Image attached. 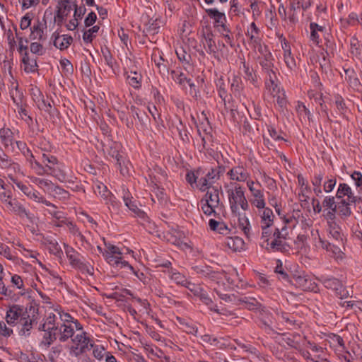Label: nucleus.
I'll use <instances>...</instances> for the list:
<instances>
[{
  "label": "nucleus",
  "mask_w": 362,
  "mask_h": 362,
  "mask_svg": "<svg viewBox=\"0 0 362 362\" xmlns=\"http://www.w3.org/2000/svg\"><path fill=\"white\" fill-rule=\"evenodd\" d=\"M42 163L45 164L48 171L49 170V167L52 168L59 163L55 156L45 153L42 154Z\"/></svg>",
  "instance_id": "obj_37"
},
{
  "label": "nucleus",
  "mask_w": 362,
  "mask_h": 362,
  "mask_svg": "<svg viewBox=\"0 0 362 362\" xmlns=\"http://www.w3.org/2000/svg\"><path fill=\"white\" fill-rule=\"evenodd\" d=\"M283 339L288 346L295 349L300 348L301 344L304 341V339L302 338L299 334H295L293 336H284Z\"/></svg>",
  "instance_id": "obj_31"
},
{
  "label": "nucleus",
  "mask_w": 362,
  "mask_h": 362,
  "mask_svg": "<svg viewBox=\"0 0 362 362\" xmlns=\"http://www.w3.org/2000/svg\"><path fill=\"white\" fill-rule=\"evenodd\" d=\"M0 168L6 169L10 173L20 170V165L13 162L4 152L0 156Z\"/></svg>",
  "instance_id": "obj_22"
},
{
  "label": "nucleus",
  "mask_w": 362,
  "mask_h": 362,
  "mask_svg": "<svg viewBox=\"0 0 362 362\" xmlns=\"http://www.w3.org/2000/svg\"><path fill=\"white\" fill-rule=\"evenodd\" d=\"M4 205L8 211L19 216L21 218H26L31 222L33 221V214L28 212L16 199H12L11 197L4 204Z\"/></svg>",
  "instance_id": "obj_11"
},
{
  "label": "nucleus",
  "mask_w": 362,
  "mask_h": 362,
  "mask_svg": "<svg viewBox=\"0 0 362 362\" xmlns=\"http://www.w3.org/2000/svg\"><path fill=\"white\" fill-rule=\"evenodd\" d=\"M302 1L303 0H291L290 11L292 13L289 16V20L293 23L297 21L296 11L301 8Z\"/></svg>",
  "instance_id": "obj_41"
},
{
  "label": "nucleus",
  "mask_w": 362,
  "mask_h": 362,
  "mask_svg": "<svg viewBox=\"0 0 362 362\" xmlns=\"http://www.w3.org/2000/svg\"><path fill=\"white\" fill-rule=\"evenodd\" d=\"M30 181L40 188L49 192L54 187V184L47 179L40 178L35 176H28Z\"/></svg>",
  "instance_id": "obj_26"
},
{
  "label": "nucleus",
  "mask_w": 362,
  "mask_h": 362,
  "mask_svg": "<svg viewBox=\"0 0 362 362\" xmlns=\"http://www.w3.org/2000/svg\"><path fill=\"white\" fill-rule=\"evenodd\" d=\"M227 175L232 181L236 182H247L250 177V173L242 165H237L227 172Z\"/></svg>",
  "instance_id": "obj_14"
},
{
  "label": "nucleus",
  "mask_w": 362,
  "mask_h": 362,
  "mask_svg": "<svg viewBox=\"0 0 362 362\" xmlns=\"http://www.w3.org/2000/svg\"><path fill=\"white\" fill-rule=\"evenodd\" d=\"M47 22L45 19H37L30 28V39L31 40L45 41L47 39Z\"/></svg>",
  "instance_id": "obj_10"
},
{
  "label": "nucleus",
  "mask_w": 362,
  "mask_h": 362,
  "mask_svg": "<svg viewBox=\"0 0 362 362\" xmlns=\"http://www.w3.org/2000/svg\"><path fill=\"white\" fill-rule=\"evenodd\" d=\"M23 69L27 73H33L37 69L36 59L30 58L26 52L23 57Z\"/></svg>",
  "instance_id": "obj_27"
},
{
  "label": "nucleus",
  "mask_w": 362,
  "mask_h": 362,
  "mask_svg": "<svg viewBox=\"0 0 362 362\" xmlns=\"http://www.w3.org/2000/svg\"><path fill=\"white\" fill-rule=\"evenodd\" d=\"M247 186L252 194V199H250L251 204L257 209H263L265 206L266 203L264 192L260 189V183H255L252 180H248L247 182Z\"/></svg>",
  "instance_id": "obj_7"
},
{
  "label": "nucleus",
  "mask_w": 362,
  "mask_h": 362,
  "mask_svg": "<svg viewBox=\"0 0 362 362\" xmlns=\"http://www.w3.org/2000/svg\"><path fill=\"white\" fill-rule=\"evenodd\" d=\"M345 79L348 81L353 88L358 89L361 85L359 79L353 69H344Z\"/></svg>",
  "instance_id": "obj_29"
},
{
  "label": "nucleus",
  "mask_w": 362,
  "mask_h": 362,
  "mask_svg": "<svg viewBox=\"0 0 362 362\" xmlns=\"http://www.w3.org/2000/svg\"><path fill=\"white\" fill-rule=\"evenodd\" d=\"M261 217V226L264 228H269L274 222V214L272 209L267 207L259 209Z\"/></svg>",
  "instance_id": "obj_24"
},
{
  "label": "nucleus",
  "mask_w": 362,
  "mask_h": 362,
  "mask_svg": "<svg viewBox=\"0 0 362 362\" xmlns=\"http://www.w3.org/2000/svg\"><path fill=\"white\" fill-rule=\"evenodd\" d=\"M32 21V14L26 13L23 17H22L20 23V28L22 30H25L30 26Z\"/></svg>",
  "instance_id": "obj_61"
},
{
  "label": "nucleus",
  "mask_w": 362,
  "mask_h": 362,
  "mask_svg": "<svg viewBox=\"0 0 362 362\" xmlns=\"http://www.w3.org/2000/svg\"><path fill=\"white\" fill-rule=\"evenodd\" d=\"M170 76L175 82L183 87L185 86V82H189V79H188L185 74L179 70H172L170 71Z\"/></svg>",
  "instance_id": "obj_39"
},
{
  "label": "nucleus",
  "mask_w": 362,
  "mask_h": 362,
  "mask_svg": "<svg viewBox=\"0 0 362 362\" xmlns=\"http://www.w3.org/2000/svg\"><path fill=\"white\" fill-rule=\"evenodd\" d=\"M12 197L11 192L4 187V181L0 179V200L4 204Z\"/></svg>",
  "instance_id": "obj_48"
},
{
  "label": "nucleus",
  "mask_w": 362,
  "mask_h": 362,
  "mask_svg": "<svg viewBox=\"0 0 362 362\" xmlns=\"http://www.w3.org/2000/svg\"><path fill=\"white\" fill-rule=\"evenodd\" d=\"M0 255L9 260L15 261L16 259V256L11 253L9 247L1 243H0Z\"/></svg>",
  "instance_id": "obj_52"
},
{
  "label": "nucleus",
  "mask_w": 362,
  "mask_h": 362,
  "mask_svg": "<svg viewBox=\"0 0 362 362\" xmlns=\"http://www.w3.org/2000/svg\"><path fill=\"white\" fill-rule=\"evenodd\" d=\"M99 30V27L98 25H95L88 30L85 31L83 35V39L85 42L90 43L92 42L93 38V34L98 33Z\"/></svg>",
  "instance_id": "obj_54"
},
{
  "label": "nucleus",
  "mask_w": 362,
  "mask_h": 362,
  "mask_svg": "<svg viewBox=\"0 0 362 362\" xmlns=\"http://www.w3.org/2000/svg\"><path fill=\"white\" fill-rule=\"evenodd\" d=\"M54 45L60 50L66 49L73 42V38L69 35H60L57 33H54L52 35Z\"/></svg>",
  "instance_id": "obj_18"
},
{
  "label": "nucleus",
  "mask_w": 362,
  "mask_h": 362,
  "mask_svg": "<svg viewBox=\"0 0 362 362\" xmlns=\"http://www.w3.org/2000/svg\"><path fill=\"white\" fill-rule=\"evenodd\" d=\"M201 202L203 212L206 215H211L220 204L218 189L215 187L208 189Z\"/></svg>",
  "instance_id": "obj_4"
},
{
  "label": "nucleus",
  "mask_w": 362,
  "mask_h": 362,
  "mask_svg": "<svg viewBox=\"0 0 362 362\" xmlns=\"http://www.w3.org/2000/svg\"><path fill=\"white\" fill-rule=\"evenodd\" d=\"M39 318L38 310L33 306L28 308V311L25 312L24 317L20 319L17 329L21 336H28L33 326L37 323Z\"/></svg>",
  "instance_id": "obj_3"
},
{
  "label": "nucleus",
  "mask_w": 362,
  "mask_h": 362,
  "mask_svg": "<svg viewBox=\"0 0 362 362\" xmlns=\"http://www.w3.org/2000/svg\"><path fill=\"white\" fill-rule=\"evenodd\" d=\"M209 226L211 230L218 231L221 234H227L228 228L223 222L217 221L214 219H210Z\"/></svg>",
  "instance_id": "obj_36"
},
{
  "label": "nucleus",
  "mask_w": 362,
  "mask_h": 362,
  "mask_svg": "<svg viewBox=\"0 0 362 362\" xmlns=\"http://www.w3.org/2000/svg\"><path fill=\"white\" fill-rule=\"evenodd\" d=\"M235 215H238L239 227L244 232L246 235H248L250 232V223L245 214H240L238 210V213H234Z\"/></svg>",
  "instance_id": "obj_38"
},
{
  "label": "nucleus",
  "mask_w": 362,
  "mask_h": 362,
  "mask_svg": "<svg viewBox=\"0 0 362 362\" xmlns=\"http://www.w3.org/2000/svg\"><path fill=\"white\" fill-rule=\"evenodd\" d=\"M327 232L329 238H332L337 243H341L343 240V235L339 226L335 221L327 222Z\"/></svg>",
  "instance_id": "obj_21"
},
{
  "label": "nucleus",
  "mask_w": 362,
  "mask_h": 362,
  "mask_svg": "<svg viewBox=\"0 0 362 362\" xmlns=\"http://www.w3.org/2000/svg\"><path fill=\"white\" fill-rule=\"evenodd\" d=\"M125 205L131 210L134 214L138 216L142 217L144 215V211L139 209L134 201H132V198L128 196L124 195L123 197Z\"/></svg>",
  "instance_id": "obj_35"
},
{
  "label": "nucleus",
  "mask_w": 362,
  "mask_h": 362,
  "mask_svg": "<svg viewBox=\"0 0 362 362\" xmlns=\"http://www.w3.org/2000/svg\"><path fill=\"white\" fill-rule=\"evenodd\" d=\"M29 199L33 200L37 203H42L46 206H52V204L47 201L45 197H43L39 192L35 189H33L28 197Z\"/></svg>",
  "instance_id": "obj_44"
},
{
  "label": "nucleus",
  "mask_w": 362,
  "mask_h": 362,
  "mask_svg": "<svg viewBox=\"0 0 362 362\" xmlns=\"http://www.w3.org/2000/svg\"><path fill=\"white\" fill-rule=\"evenodd\" d=\"M31 169L38 175H48V170L45 165H42L37 160L31 162Z\"/></svg>",
  "instance_id": "obj_47"
},
{
  "label": "nucleus",
  "mask_w": 362,
  "mask_h": 362,
  "mask_svg": "<svg viewBox=\"0 0 362 362\" xmlns=\"http://www.w3.org/2000/svg\"><path fill=\"white\" fill-rule=\"evenodd\" d=\"M279 317L285 322L286 325L293 326L295 325V317L292 314H289L284 312H281L278 314Z\"/></svg>",
  "instance_id": "obj_57"
},
{
  "label": "nucleus",
  "mask_w": 362,
  "mask_h": 362,
  "mask_svg": "<svg viewBox=\"0 0 362 362\" xmlns=\"http://www.w3.org/2000/svg\"><path fill=\"white\" fill-rule=\"evenodd\" d=\"M202 169H198L194 172H188L186 175L187 181L192 185L193 184L197 183L199 177L202 175Z\"/></svg>",
  "instance_id": "obj_51"
},
{
  "label": "nucleus",
  "mask_w": 362,
  "mask_h": 362,
  "mask_svg": "<svg viewBox=\"0 0 362 362\" xmlns=\"http://www.w3.org/2000/svg\"><path fill=\"white\" fill-rule=\"evenodd\" d=\"M128 83L134 88H139L141 80V76L136 72H131L127 76Z\"/></svg>",
  "instance_id": "obj_49"
},
{
  "label": "nucleus",
  "mask_w": 362,
  "mask_h": 362,
  "mask_svg": "<svg viewBox=\"0 0 362 362\" xmlns=\"http://www.w3.org/2000/svg\"><path fill=\"white\" fill-rule=\"evenodd\" d=\"M66 256L70 262V264L74 267H76L77 265L81 264V258L79 254L76 252L73 248L66 247L65 250Z\"/></svg>",
  "instance_id": "obj_30"
},
{
  "label": "nucleus",
  "mask_w": 362,
  "mask_h": 362,
  "mask_svg": "<svg viewBox=\"0 0 362 362\" xmlns=\"http://www.w3.org/2000/svg\"><path fill=\"white\" fill-rule=\"evenodd\" d=\"M291 284L303 291H314L315 282L304 272H296L291 276Z\"/></svg>",
  "instance_id": "obj_6"
},
{
  "label": "nucleus",
  "mask_w": 362,
  "mask_h": 362,
  "mask_svg": "<svg viewBox=\"0 0 362 362\" xmlns=\"http://www.w3.org/2000/svg\"><path fill=\"white\" fill-rule=\"evenodd\" d=\"M49 192L52 193L54 197L59 199L65 200L69 197V192L59 186L54 185V187H52V189H50Z\"/></svg>",
  "instance_id": "obj_45"
},
{
  "label": "nucleus",
  "mask_w": 362,
  "mask_h": 362,
  "mask_svg": "<svg viewBox=\"0 0 362 362\" xmlns=\"http://www.w3.org/2000/svg\"><path fill=\"white\" fill-rule=\"evenodd\" d=\"M107 153L110 156L116 160V164L121 167L122 161L124 163V158L119 152V145L115 144L109 146Z\"/></svg>",
  "instance_id": "obj_32"
},
{
  "label": "nucleus",
  "mask_w": 362,
  "mask_h": 362,
  "mask_svg": "<svg viewBox=\"0 0 362 362\" xmlns=\"http://www.w3.org/2000/svg\"><path fill=\"white\" fill-rule=\"evenodd\" d=\"M94 192L97 195L103 199L106 204L111 205L113 209L117 208L115 197L103 183L99 182L96 184L94 187Z\"/></svg>",
  "instance_id": "obj_13"
},
{
  "label": "nucleus",
  "mask_w": 362,
  "mask_h": 362,
  "mask_svg": "<svg viewBox=\"0 0 362 362\" xmlns=\"http://www.w3.org/2000/svg\"><path fill=\"white\" fill-rule=\"evenodd\" d=\"M231 89L235 95H240V90L243 89V85L240 77L234 76L231 83Z\"/></svg>",
  "instance_id": "obj_53"
},
{
  "label": "nucleus",
  "mask_w": 362,
  "mask_h": 362,
  "mask_svg": "<svg viewBox=\"0 0 362 362\" xmlns=\"http://www.w3.org/2000/svg\"><path fill=\"white\" fill-rule=\"evenodd\" d=\"M224 243L229 249L235 252L243 249L244 245L243 239L238 236L226 237Z\"/></svg>",
  "instance_id": "obj_25"
},
{
  "label": "nucleus",
  "mask_w": 362,
  "mask_h": 362,
  "mask_svg": "<svg viewBox=\"0 0 362 362\" xmlns=\"http://www.w3.org/2000/svg\"><path fill=\"white\" fill-rule=\"evenodd\" d=\"M259 29L253 22L250 24V28L247 29V35L250 37V40L257 42V37L256 35L258 33Z\"/></svg>",
  "instance_id": "obj_58"
},
{
  "label": "nucleus",
  "mask_w": 362,
  "mask_h": 362,
  "mask_svg": "<svg viewBox=\"0 0 362 362\" xmlns=\"http://www.w3.org/2000/svg\"><path fill=\"white\" fill-rule=\"evenodd\" d=\"M313 236H317V240L315 242V245L317 247H322L326 250L329 255L334 258L339 259H342L343 252L339 246L335 245L334 243H330L322 240L318 234V231H312Z\"/></svg>",
  "instance_id": "obj_8"
},
{
  "label": "nucleus",
  "mask_w": 362,
  "mask_h": 362,
  "mask_svg": "<svg viewBox=\"0 0 362 362\" xmlns=\"http://www.w3.org/2000/svg\"><path fill=\"white\" fill-rule=\"evenodd\" d=\"M349 188L350 187L346 183L339 184L337 192V198L341 199L343 197L346 196V194H348V192H349Z\"/></svg>",
  "instance_id": "obj_64"
},
{
  "label": "nucleus",
  "mask_w": 362,
  "mask_h": 362,
  "mask_svg": "<svg viewBox=\"0 0 362 362\" xmlns=\"http://www.w3.org/2000/svg\"><path fill=\"white\" fill-rule=\"evenodd\" d=\"M206 12L211 18L215 21L218 25H220L224 31L228 32V28L225 25L226 19L224 13L220 12L217 8H207Z\"/></svg>",
  "instance_id": "obj_20"
},
{
  "label": "nucleus",
  "mask_w": 362,
  "mask_h": 362,
  "mask_svg": "<svg viewBox=\"0 0 362 362\" xmlns=\"http://www.w3.org/2000/svg\"><path fill=\"white\" fill-rule=\"evenodd\" d=\"M199 296L200 300L206 304L209 308L216 313H219L218 310L217 309V306L214 304L212 299L208 296L207 293L204 291V289L202 290V293H199L198 295Z\"/></svg>",
  "instance_id": "obj_43"
},
{
  "label": "nucleus",
  "mask_w": 362,
  "mask_h": 362,
  "mask_svg": "<svg viewBox=\"0 0 362 362\" xmlns=\"http://www.w3.org/2000/svg\"><path fill=\"white\" fill-rule=\"evenodd\" d=\"M30 49L32 53L42 55L44 53V48L40 42H32L30 45Z\"/></svg>",
  "instance_id": "obj_63"
},
{
  "label": "nucleus",
  "mask_w": 362,
  "mask_h": 362,
  "mask_svg": "<svg viewBox=\"0 0 362 362\" xmlns=\"http://www.w3.org/2000/svg\"><path fill=\"white\" fill-rule=\"evenodd\" d=\"M28 311V308H24L18 305H13L6 311V321L9 325L17 326L20 319H22Z\"/></svg>",
  "instance_id": "obj_9"
},
{
  "label": "nucleus",
  "mask_w": 362,
  "mask_h": 362,
  "mask_svg": "<svg viewBox=\"0 0 362 362\" xmlns=\"http://www.w3.org/2000/svg\"><path fill=\"white\" fill-rule=\"evenodd\" d=\"M243 68L245 74V79L250 81L252 84L255 85L257 81V77L255 74H254L252 69H250L249 66L245 64H243Z\"/></svg>",
  "instance_id": "obj_60"
},
{
  "label": "nucleus",
  "mask_w": 362,
  "mask_h": 362,
  "mask_svg": "<svg viewBox=\"0 0 362 362\" xmlns=\"http://www.w3.org/2000/svg\"><path fill=\"white\" fill-rule=\"evenodd\" d=\"M275 71H269V76H267L265 87L267 92L272 95H276L283 91Z\"/></svg>",
  "instance_id": "obj_16"
},
{
  "label": "nucleus",
  "mask_w": 362,
  "mask_h": 362,
  "mask_svg": "<svg viewBox=\"0 0 362 362\" xmlns=\"http://www.w3.org/2000/svg\"><path fill=\"white\" fill-rule=\"evenodd\" d=\"M0 139L1 143L6 146L12 145L13 135L11 130L8 128H1L0 129Z\"/></svg>",
  "instance_id": "obj_28"
},
{
  "label": "nucleus",
  "mask_w": 362,
  "mask_h": 362,
  "mask_svg": "<svg viewBox=\"0 0 362 362\" xmlns=\"http://www.w3.org/2000/svg\"><path fill=\"white\" fill-rule=\"evenodd\" d=\"M352 203L346 202L345 200L341 199L337 204V212L339 215L342 216H348L351 214L350 205Z\"/></svg>",
  "instance_id": "obj_34"
},
{
  "label": "nucleus",
  "mask_w": 362,
  "mask_h": 362,
  "mask_svg": "<svg viewBox=\"0 0 362 362\" xmlns=\"http://www.w3.org/2000/svg\"><path fill=\"white\" fill-rule=\"evenodd\" d=\"M48 175L56 177L60 182H64L66 179V173L59 163L52 168L49 167Z\"/></svg>",
  "instance_id": "obj_33"
},
{
  "label": "nucleus",
  "mask_w": 362,
  "mask_h": 362,
  "mask_svg": "<svg viewBox=\"0 0 362 362\" xmlns=\"http://www.w3.org/2000/svg\"><path fill=\"white\" fill-rule=\"evenodd\" d=\"M322 206L327 209H337V204L334 197L331 196L325 197L322 202Z\"/></svg>",
  "instance_id": "obj_59"
},
{
  "label": "nucleus",
  "mask_w": 362,
  "mask_h": 362,
  "mask_svg": "<svg viewBox=\"0 0 362 362\" xmlns=\"http://www.w3.org/2000/svg\"><path fill=\"white\" fill-rule=\"evenodd\" d=\"M51 209L48 210L49 214L56 220L60 221L65 218L64 214L62 211L57 210V206L52 204Z\"/></svg>",
  "instance_id": "obj_62"
},
{
  "label": "nucleus",
  "mask_w": 362,
  "mask_h": 362,
  "mask_svg": "<svg viewBox=\"0 0 362 362\" xmlns=\"http://www.w3.org/2000/svg\"><path fill=\"white\" fill-rule=\"evenodd\" d=\"M71 10V0H61L57 5V11L54 16V21L62 23Z\"/></svg>",
  "instance_id": "obj_17"
},
{
  "label": "nucleus",
  "mask_w": 362,
  "mask_h": 362,
  "mask_svg": "<svg viewBox=\"0 0 362 362\" xmlns=\"http://www.w3.org/2000/svg\"><path fill=\"white\" fill-rule=\"evenodd\" d=\"M323 284L326 288L335 291L336 294L341 298H346L348 295V292L345 290L341 281L336 278H325Z\"/></svg>",
  "instance_id": "obj_15"
},
{
  "label": "nucleus",
  "mask_w": 362,
  "mask_h": 362,
  "mask_svg": "<svg viewBox=\"0 0 362 362\" xmlns=\"http://www.w3.org/2000/svg\"><path fill=\"white\" fill-rule=\"evenodd\" d=\"M211 184L206 179V177L203 176V171L202 172V175L199 177L197 183V186L199 188V189L202 192L206 191V189H211Z\"/></svg>",
  "instance_id": "obj_55"
},
{
  "label": "nucleus",
  "mask_w": 362,
  "mask_h": 362,
  "mask_svg": "<svg viewBox=\"0 0 362 362\" xmlns=\"http://www.w3.org/2000/svg\"><path fill=\"white\" fill-rule=\"evenodd\" d=\"M229 199L230 209L233 213H238L240 208L245 211L249 209V204L242 187L235 182L226 184L224 186Z\"/></svg>",
  "instance_id": "obj_2"
},
{
  "label": "nucleus",
  "mask_w": 362,
  "mask_h": 362,
  "mask_svg": "<svg viewBox=\"0 0 362 362\" xmlns=\"http://www.w3.org/2000/svg\"><path fill=\"white\" fill-rule=\"evenodd\" d=\"M282 49L284 50V60L286 66L290 70H293L296 67V63L291 54L290 45L284 40L282 43Z\"/></svg>",
  "instance_id": "obj_23"
},
{
  "label": "nucleus",
  "mask_w": 362,
  "mask_h": 362,
  "mask_svg": "<svg viewBox=\"0 0 362 362\" xmlns=\"http://www.w3.org/2000/svg\"><path fill=\"white\" fill-rule=\"evenodd\" d=\"M62 323L59 332V340L65 342L71 339V344L69 348V354L71 357L79 358L93 346V340L90 335L83 330L81 323L69 313L61 309H56Z\"/></svg>",
  "instance_id": "obj_1"
},
{
  "label": "nucleus",
  "mask_w": 362,
  "mask_h": 362,
  "mask_svg": "<svg viewBox=\"0 0 362 362\" xmlns=\"http://www.w3.org/2000/svg\"><path fill=\"white\" fill-rule=\"evenodd\" d=\"M105 246L106 249L104 250V252H103V255H117V256L122 255V252L118 247H117L114 245H112L110 243H106V242H105Z\"/></svg>",
  "instance_id": "obj_46"
},
{
  "label": "nucleus",
  "mask_w": 362,
  "mask_h": 362,
  "mask_svg": "<svg viewBox=\"0 0 362 362\" xmlns=\"http://www.w3.org/2000/svg\"><path fill=\"white\" fill-rule=\"evenodd\" d=\"M62 348L61 346L52 347L48 353L47 357L49 361L56 362L59 358Z\"/></svg>",
  "instance_id": "obj_50"
},
{
  "label": "nucleus",
  "mask_w": 362,
  "mask_h": 362,
  "mask_svg": "<svg viewBox=\"0 0 362 362\" xmlns=\"http://www.w3.org/2000/svg\"><path fill=\"white\" fill-rule=\"evenodd\" d=\"M103 255L109 264L118 268L127 267L130 270L133 271L137 276H139L138 274L134 272V268L128 263V262L122 259V255Z\"/></svg>",
  "instance_id": "obj_19"
},
{
  "label": "nucleus",
  "mask_w": 362,
  "mask_h": 362,
  "mask_svg": "<svg viewBox=\"0 0 362 362\" xmlns=\"http://www.w3.org/2000/svg\"><path fill=\"white\" fill-rule=\"evenodd\" d=\"M93 349V356L99 361H101L104 357L106 358V355L110 354L105 351L103 346L95 344L94 342H93V346H90V349Z\"/></svg>",
  "instance_id": "obj_40"
},
{
  "label": "nucleus",
  "mask_w": 362,
  "mask_h": 362,
  "mask_svg": "<svg viewBox=\"0 0 362 362\" xmlns=\"http://www.w3.org/2000/svg\"><path fill=\"white\" fill-rule=\"evenodd\" d=\"M168 276L177 284L184 286L187 284V279L186 277L175 270H170L168 272Z\"/></svg>",
  "instance_id": "obj_42"
},
{
  "label": "nucleus",
  "mask_w": 362,
  "mask_h": 362,
  "mask_svg": "<svg viewBox=\"0 0 362 362\" xmlns=\"http://www.w3.org/2000/svg\"><path fill=\"white\" fill-rule=\"evenodd\" d=\"M265 242L267 243L265 248L269 252H284L288 251L289 249V245L286 243V239H283L274 233H273V237L271 241L267 238Z\"/></svg>",
  "instance_id": "obj_12"
},
{
  "label": "nucleus",
  "mask_w": 362,
  "mask_h": 362,
  "mask_svg": "<svg viewBox=\"0 0 362 362\" xmlns=\"http://www.w3.org/2000/svg\"><path fill=\"white\" fill-rule=\"evenodd\" d=\"M351 45V52L353 55L360 59L361 57V49L360 45L357 39L352 38L350 42Z\"/></svg>",
  "instance_id": "obj_56"
},
{
  "label": "nucleus",
  "mask_w": 362,
  "mask_h": 362,
  "mask_svg": "<svg viewBox=\"0 0 362 362\" xmlns=\"http://www.w3.org/2000/svg\"><path fill=\"white\" fill-rule=\"evenodd\" d=\"M57 318L58 317L56 314L49 313L42 325V329L47 332L45 334L47 336L45 337L49 339V344L57 338L59 339L60 326H59V323L57 322Z\"/></svg>",
  "instance_id": "obj_5"
}]
</instances>
